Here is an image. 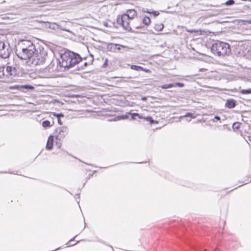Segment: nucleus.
<instances>
[{"label": "nucleus", "mask_w": 251, "mask_h": 251, "mask_svg": "<svg viewBox=\"0 0 251 251\" xmlns=\"http://www.w3.org/2000/svg\"><path fill=\"white\" fill-rule=\"evenodd\" d=\"M137 12L134 9H129L126 13L118 15L116 22L118 25L123 27L127 31L132 30V28L135 29L142 28L141 25L132 24L131 21L137 17Z\"/></svg>", "instance_id": "1"}, {"label": "nucleus", "mask_w": 251, "mask_h": 251, "mask_svg": "<svg viewBox=\"0 0 251 251\" xmlns=\"http://www.w3.org/2000/svg\"><path fill=\"white\" fill-rule=\"evenodd\" d=\"M36 51L35 46L31 41L23 40L19 43L16 54L19 58L26 60L32 58Z\"/></svg>", "instance_id": "2"}, {"label": "nucleus", "mask_w": 251, "mask_h": 251, "mask_svg": "<svg viewBox=\"0 0 251 251\" xmlns=\"http://www.w3.org/2000/svg\"><path fill=\"white\" fill-rule=\"evenodd\" d=\"M211 50L213 54L218 56H225L230 52V45L221 41H217L213 44Z\"/></svg>", "instance_id": "3"}, {"label": "nucleus", "mask_w": 251, "mask_h": 251, "mask_svg": "<svg viewBox=\"0 0 251 251\" xmlns=\"http://www.w3.org/2000/svg\"><path fill=\"white\" fill-rule=\"evenodd\" d=\"M47 53L42 50L39 52L36 50L34 55L32 58L31 63L34 65H38L44 63L46 60Z\"/></svg>", "instance_id": "4"}, {"label": "nucleus", "mask_w": 251, "mask_h": 251, "mask_svg": "<svg viewBox=\"0 0 251 251\" xmlns=\"http://www.w3.org/2000/svg\"><path fill=\"white\" fill-rule=\"evenodd\" d=\"M68 134V129L66 127L62 126L59 127L56 129L55 130V138L56 141V144L59 142V147H60L61 143H60Z\"/></svg>", "instance_id": "5"}, {"label": "nucleus", "mask_w": 251, "mask_h": 251, "mask_svg": "<svg viewBox=\"0 0 251 251\" xmlns=\"http://www.w3.org/2000/svg\"><path fill=\"white\" fill-rule=\"evenodd\" d=\"M61 59L62 60L60 63L62 67L69 68L72 67L70 52L63 54Z\"/></svg>", "instance_id": "6"}, {"label": "nucleus", "mask_w": 251, "mask_h": 251, "mask_svg": "<svg viewBox=\"0 0 251 251\" xmlns=\"http://www.w3.org/2000/svg\"><path fill=\"white\" fill-rule=\"evenodd\" d=\"M2 75L3 77L5 76L9 78L15 74L16 70L15 68L7 66L6 68L2 67Z\"/></svg>", "instance_id": "7"}, {"label": "nucleus", "mask_w": 251, "mask_h": 251, "mask_svg": "<svg viewBox=\"0 0 251 251\" xmlns=\"http://www.w3.org/2000/svg\"><path fill=\"white\" fill-rule=\"evenodd\" d=\"M70 54L72 67L80 61L81 57L78 54L70 52Z\"/></svg>", "instance_id": "8"}, {"label": "nucleus", "mask_w": 251, "mask_h": 251, "mask_svg": "<svg viewBox=\"0 0 251 251\" xmlns=\"http://www.w3.org/2000/svg\"><path fill=\"white\" fill-rule=\"evenodd\" d=\"M184 86V83H180V82H177L176 83H171L168 84H164L162 86H161V88L163 89H166L168 88H171L173 87H182Z\"/></svg>", "instance_id": "9"}, {"label": "nucleus", "mask_w": 251, "mask_h": 251, "mask_svg": "<svg viewBox=\"0 0 251 251\" xmlns=\"http://www.w3.org/2000/svg\"><path fill=\"white\" fill-rule=\"evenodd\" d=\"M130 68L132 70L136 71H141L148 74H151V71L150 69L144 68L140 66L132 65L131 66Z\"/></svg>", "instance_id": "10"}, {"label": "nucleus", "mask_w": 251, "mask_h": 251, "mask_svg": "<svg viewBox=\"0 0 251 251\" xmlns=\"http://www.w3.org/2000/svg\"><path fill=\"white\" fill-rule=\"evenodd\" d=\"M54 142V136L53 135H50L48 137V141L46 144V148L48 150H51L53 148Z\"/></svg>", "instance_id": "11"}, {"label": "nucleus", "mask_w": 251, "mask_h": 251, "mask_svg": "<svg viewBox=\"0 0 251 251\" xmlns=\"http://www.w3.org/2000/svg\"><path fill=\"white\" fill-rule=\"evenodd\" d=\"M236 100L233 99H228L225 103V106L228 108H233L236 106Z\"/></svg>", "instance_id": "12"}, {"label": "nucleus", "mask_w": 251, "mask_h": 251, "mask_svg": "<svg viewBox=\"0 0 251 251\" xmlns=\"http://www.w3.org/2000/svg\"><path fill=\"white\" fill-rule=\"evenodd\" d=\"M151 23V20L150 17L148 16H145L143 19H142V24H140L139 25H141L142 26V24L145 25H149ZM143 26H142L143 27Z\"/></svg>", "instance_id": "13"}, {"label": "nucleus", "mask_w": 251, "mask_h": 251, "mask_svg": "<svg viewBox=\"0 0 251 251\" xmlns=\"http://www.w3.org/2000/svg\"><path fill=\"white\" fill-rule=\"evenodd\" d=\"M164 27V25L162 23H159L154 25V28L157 31H161Z\"/></svg>", "instance_id": "14"}, {"label": "nucleus", "mask_w": 251, "mask_h": 251, "mask_svg": "<svg viewBox=\"0 0 251 251\" xmlns=\"http://www.w3.org/2000/svg\"><path fill=\"white\" fill-rule=\"evenodd\" d=\"M17 88H24L26 89H29V90H33L34 89V86L31 85H23L20 86H17L16 87Z\"/></svg>", "instance_id": "15"}, {"label": "nucleus", "mask_w": 251, "mask_h": 251, "mask_svg": "<svg viewBox=\"0 0 251 251\" xmlns=\"http://www.w3.org/2000/svg\"><path fill=\"white\" fill-rule=\"evenodd\" d=\"M240 93L243 95H247L251 94V88L248 89H242L240 90Z\"/></svg>", "instance_id": "16"}, {"label": "nucleus", "mask_w": 251, "mask_h": 251, "mask_svg": "<svg viewBox=\"0 0 251 251\" xmlns=\"http://www.w3.org/2000/svg\"><path fill=\"white\" fill-rule=\"evenodd\" d=\"M42 126L45 128L50 127V123L48 120L44 121L42 122Z\"/></svg>", "instance_id": "17"}, {"label": "nucleus", "mask_w": 251, "mask_h": 251, "mask_svg": "<svg viewBox=\"0 0 251 251\" xmlns=\"http://www.w3.org/2000/svg\"><path fill=\"white\" fill-rule=\"evenodd\" d=\"M10 54V52L8 50L6 51V52L2 53L1 52V57L3 58H6L9 57Z\"/></svg>", "instance_id": "18"}, {"label": "nucleus", "mask_w": 251, "mask_h": 251, "mask_svg": "<svg viewBox=\"0 0 251 251\" xmlns=\"http://www.w3.org/2000/svg\"><path fill=\"white\" fill-rule=\"evenodd\" d=\"M115 50H117L118 51L121 50L122 49V48H125V46L120 45H118V44H115Z\"/></svg>", "instance_id": "19"}, {"label": "nucleus", "mask_w": 251, "mask_h": 251, "mask_svg": "<svg viewBox=\"0 0 251 251\" xmlns=\"http://www.w3.org/2000/svg\"><path fill=\"white\" fill-rule=\"evenodd\" d=\"M143 119L146 120L147 121H150L151 122V123H153V120L150 116L147 117H144Z\"/></svg>", "instance_id": "20"}, {"label": "nucleus", "mask_w": 251, "mask_h": 251, "mask_svg": "<svg viewBox=\"0 0 251 251\" xmlns=\"http://www.w3.org/2000/svg\"><path fill=\"white\" fill-rule=\"evenodd\" d=\"M190 32H195V33H196L198 35H201L203 34V31H202V30H193V31H191Z\"/></svg>", "instance_id": "21"}, {"label": "nucleus", "mask_w": 251, "mask_h": 251, "mask_svg": "<svg viewBox=\"0 0 251 251\" xmlns=\"http://www.w3.org/2000/svg\"><path fill=\"white\" fill-rule=\"evenodd\" d=\"M234 3V1L233 0H228L226 2V5H231Z\"/></svg>", "instance_id": "22"}, {"label": "nucleus", "mask_w": 251, "mask_h": 251, "mask_svg": "<svg viewBox=\"0 0 251 251\" xmlns=\"http://www.w3.org/2000/svg\"><path fill=\"white\" fill-rule=\"evenodd\" d=\"M146 12H147V13H151L149 11H145ZM151 13H152L154 16H158L159 15V12L157 11H154L152 12H151Z\"/></svg>", "instance_id": "23"}, {"label": "nucleus", "mask_w": 251, "mask_h": 251, "mask_svg": "<svg viewBox=\"0 0 251 251\" xmlns=\"http://www.w3.org/2000/svg\"><path fill=\"white\" fill-rule=\"evenodd\" d=\"M108 59L107 58H106L104 60V62L103 64V67H106L108 66Z\"/></svg>", "instance_id": "24"}, {"label": "nucleus", "mask_w": 251, "mask_h": 251, "mask_svg": "<svg viewBox=\"0 0 251 251\" xmlns=\"http://www.w3.org/2000/svg\"><path fill=\"white\" fill-rule=\"evenodd\" d=\"M239 125H240V124L239 123H234L233 125V128L235 127L236 128H238L239 126Z\"/></svg>", "instance_id": "25"}, {"label": "nucleus", "mask_w": 251, "mask_h": 251, "mask_svg": "<svg viewBox=\"0 0 251 251\" xmlns=\"http://www.w3.org/2000/svg\"><path fill=\"white\" fill-rule=\"evenodd\" d=\"M53 115L57 117H63V114L62 113L57 114H54Z\"/></svg>", "instance_id": "26"}, {"label": "nucleus", "mask_w": 251, "mask_h": 251, "mask_svg": "<svg viewBox=\"0 0 251 251\" xmlns=\"http://www.w3.org/2000/svg\"><path fill=\"white\" fill-rule=\"evenodd\" d=\"M215 119H216L217 120L219 121L220 120V118L218 116H215V118H214Z\"/></svg>", "instance_id": "27"}, {"label": "nucleus", "mask_w": 251, "mask_h": 251, "mask_svg": "<svg viewBox=\"0 0 251 251\" xmlns=\"http://www.w3.org/2000/svg\"><path fill=\"white\" fill-rule=\"evenodd\" d=\"M87 64H87V62H85V63H84V66H87Z\"/></svg>", "instance_id": "28"}, {"label": "nucleus", "mask_w": 251, "mask_h": 251, "mask_svg": "<svg viewBox=\"0 0 251 251\" xmlns=\"http://www.w3.org/2000/svg\"><path fill=\"white\" fill-rule=\"evenodd\" d=\"M206 70V69H200V71H205V70Z\"/></svg>", "instance_id": "29"}, {"label": "nucleus", "mask_w": 251, "mask_h": 251, "mask_svg": "<svg viewBox=\"0 0 251 251\" xmlns=\"http://www.w3.org/2000/svg\"><path fill=\"white\" fill-rule=\"evenodd\" d=\"M135 115L136 116H138L140 118H142L141 117L139 116V115L138 113L135 114Z\"/></svg>", "instance_id": "30"}, {"label": "nucleus", "mask_w": 251, "mask_h": 251, "mask_svg": "<svg viewBox=\"0 0 251 251\" xmlns=\"http://www.w3.org/2000/svg\"><path fill=\"white\" fill-rule=\"evenodd\" d=\"M202 251H207V250L206 249H204Z\"/></svg>", "instance_id": "31"}, {"label": "nucleus", "mask_w": 251, "mask_h": 251, "mask_svg": "<svg viewBox=\"0 0 251 251\" xmlns=\"http://www.w3.org/2000/svg\"><path fill=\"white\" fill-rule=\"evenodd\" d=\"M105 25L106 26H107V24H105Z\"/></svg>", "instance_id": "32"}]
</instances>
